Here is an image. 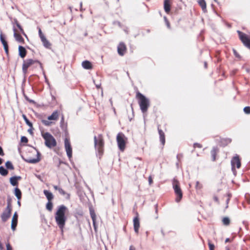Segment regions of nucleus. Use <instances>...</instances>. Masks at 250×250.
Masks as SVG:
<instances>
[{"mask_svg": "<svg viewBox=\"0 0 250 250\" xmlns=\"http://www.w3.org/2000/svg\"><path fill=\"white\" fill-rule=\"evenodd\" d=\"M68 211L67 208L63 205L58 207L54 214L55 222L63 233L67 218L65 214Z\"/></svg>", "mask_w": 250, "mask_h": 250, "instance_id": "obj_1", "label": "nucleus"}, {"mask_svg": "<svg viewBox=\"0 0 250 250\" xmlns=\"http://www.w3.org/2000/svg\"><path fill=\"white\" fill-rule=\"evenodd\" d=\"M136 97L141 111L143 114H145L150 106L149 100L139 92L136 93Z\"/></svg>", "mask_w": 250, "mask_h": 250, "instance_id": "obj_2", "label": "nucleus"}, {"mask_svg": "<svg viewBox=\"0 0 250 250\" xmlns=\"http://www.w3.org/2000/svg\"><path fill=\"white\" fill-rule=\"evenodd\" d=\"M42 136L45 140V145L48 148H51L57 145L56 140L50 133L42 132Z\"/></svg>", "mask_w": 250, "mask_h": 250, "instance_id": "obj_3", "label": "nucleus"}, {"mask_svg": "<svg viewBox=\"0 0 250 250\" xmlns=\"http://www.w3.org/2000/svg\"><path fill=\"white\" fill-rule=\"evenodd\" d=\"M116 140L119 149L121 151H124L127 138L123 133L120 132L117 135Z\"/></svg>", "mask_w": 250, "mask_h": 250, "instance_id": "obj_4", "label": "nucleus"}, {"mask_svg": "<svg viewBox=\"0 0 250 250\" xmlns=\"http://www.w3.org/2000/svg\"><path fill=\"white\" fill-rule=\"evenodd\" d=\"M172 186L174 192L177 196L175 201L176 202H179L182 198L183 193L180 188L179 182L176 179L173 180Z\"/></svg>", "mask_w": 250, "mask_h": 250, "instance_id": "obj_5", "label": "nucleus"}, {"mask_svg": "<svg viewBox=\"0 0 250 250\" xmlns=\"http://www.w3.org/2000/svg\"><path fill=\"white\" fill-rule=\"evenodd\" d=\"M94 144L96 149L97 150L99 154H102L103 151L104 143L102 135L100 134L96 137L94 136Z\"/></svg>", "mask_w": 250, "mask_h": 250, "instance_id": "obj_6", "label": "nucleus"}, {"mask_svg": "<svg viewBox=\"0 0 250 250\" xmlns=\"http://www.w3.org/2000/svg\"><path fill=\"white\" fill-rule=\"evenodd\" d=\"M12 207L10 201H8L7 206L1 214V218L3 222H6L10 217L11 214Z\"/></svg>", "mask_w": 250, "mask_h": 250, "instance_id": "obj_7", "label": "nucleus"}, {"mask_svg": "<svg viewBox=\"0 0 250 250\" xmlns=\"http://www.w3.org/2000/svg\"><path fill=\"white\" fill-rule=\"evenodd\" d=\"M239 38L244 44L250 49V36L247 35L242 32L237 31Z\"/></svg>", "mask_w": 250, "mask_h": 250, "instance_id": "obj_8", "label": "nucleus"}, {"mask_svg": "<svg viewBox=\"0 0 250 250\" xmlns=\"http://www.w3.org/2000/svg\"><path fill=\"white\" fill-rule=\"evenodd\" d=\"M231 165L232 170L234 174L235 175L236 171L235 169V167H236L237 168H239L241 167V162L238 156L236 155L233 157L231 161Z\"/></svg>", "mask_w": 250, "mask_h": 250, "instance_id": "obj_9", "label": "nucleus"}, {"mask_svg": "<svg viewBox=\"0 0 250 250\" xmlns=\"http://www.w3.org/2000/svg\"><path fill=\"white\" fill-rule=\"evenodd\" d=\"M64 146L67 155L70 159L72 155V147L69 139L66 138L64 140Z\"/></svg>", "mask_w": 250, "mask_h": 250, "instance_id": "obj_10", "label": "nucleus"}, {"mask_svg": "<svg viewBox=\"0 0 250 250\" xmlns=\"http://www.w3.org/2000/svg\"><path fill=\"white\" fill-rule=\"evenodd\" d=\"M34 62V61L32 59H28L23 62L22 68L24 77H25L27 73L28 68L33 64Z\"/></svg>", "mask_w": 250, "mask_h": 250, "instance_id": "obj_11", "label": "nucleus"}, {"mask_svg": "<svg viewBox=\"0 0 250 250\" xmlns=\"http://www.w3.org/2000/svg\"><path fill=\"white\" fill-rule=\"evenodd\" d=\"M34 149L37 153L36 157L35 158H28L27 159H25V161L29 163L36 164L40 161V153L36 149L34 148Z\"/></svg>", "mask_w": 250, "mask_h": 250, "instance_id": "obj_12", "label": "nucleus"}, {"mask_svg": "<svg viewBox=\"0 0 250 250\" xmlns=\"http://www.w3.org/2000/svg\"><path fill=\"white\" fill-rule=\"evenodd\" d=\"M18 215L17 212H15L13 215L11 222V229L13 230H15L18 223Z\"/></svg>", "mask_w": 250, "mask_h": 250, "instance_id": "obj_13", "label": "nucleus"}, {"mask_svg": "<svg viewBox=\"0 0 250 250\" xmlns=\"http://www.w3.org/2000/svg\"><path fill=\"white\" fill-rule=\"evenodd\" d=\"M126 49L125 45L124 43L121 42L118 46V53L120 55L123 56L126 51Z\"/></svg>", "mask_w": 250, "mask_h": 250, "instance_id": "obj_14", "label": "nucleus"}, {"mask_svg": "<svg viewBox=\"0 0 250 250\" xmlns=\"http://www.w3.org/2000/svg\"><path fill=\"white\" fill-rule=\"evenodd\" d=\"M0 40L3 46L5 52L7 54L8 52V45L2 32H1L0 35Z\"/></svg>", "mask_w": 250, "mask_h": 250, "instance_id": "obj_15", "label": "nucleus"}, {"mask_svg": "<svg viewBox=\"0 0 250 250\" xmlns=\"http://www.w3.org/2000/svg\"><path fill=\"white\" fill-rule=\"evenodd\" d=\"M133 226L135 232L138 234L140 228V222L138 217H135L133 219Z\"/></svg>", "mask_w": 250, "mask_h": 250, "instance_id": "obj_16", "label": "nucleus"}, {"mask_svg": "<svg viewBox=\"0 0 250 250\" xmlns=\"http://www.w3.org/2000/svg\"><path fill=\"white\" fill-rule=\"evenodd\" d=\"M13 30L14 32V36L16 40L19 42H23L24 41L23 38L21 37V35L17 33V31L14 26L13 27Z\"/></svg>", "mask_w": 250, "mask_h": 250, "instance_id": "obj_17", "label": "nucleus"}, {"mask_svg": "<svg viewBox=\"0 0 250 250\" xmlns=\"http://www.w3.org/2000/svg\"><path fill=\"white\" fill-rule=\"evenodd\" d=\"M164 9L167 13H168L170 10V0H165L164 4Z\"/></svg>", "mask_w": 250, "mask_h": 250, "instance_id": "obj_18", "label": "nucleus"}, {"mask_svg": "<svg viewBox=\"0 0 250 250\" xmlns=\"http://www.w3.org/2000/svg\"><path fill=\"white\" fill-rule=\"evenodd\" d=\"M21 177L20 176H13L10 178V182L11 184L13 186H17L18 185V180H21Z\"/></svg>", "mask_w": 250, "mask_h": 250, "instance_id": "obj_19", "label": "nucleus"}, {"mask_svg": "<svg viewBox=\"0 0 250 250\" xmlns=\"http://www.w3.org/2000/svg\"><path fill=\"white\" fill-rule=\"evenodd\" d=\"M59 118V113L57 111H54L52 114L47 118L48 120L57 121Z\"/></svg>", "mask_w": 250, "mask_h": 250, "instance_id": "obj_20", "label": "nucleus"}, {"mask_svg": "<svg viewBox=\"0 0 250 250\" xmlns=\"http://www.w3.org/2000/svg\"><path fill=\"white\" fill-rule=\"evenodd\" d=\"M19 55L20 56V57L21 58H23L25 57L26 54V51L23 47H22L21 46H19Z\"/></svg>", "mask_w": 250, "mask_h": 250, "instance_id": "obj_21", "label": "nucleus"}, {"mask_svg": "<svg viewBox=\"0 0 250 250\" xmlns=\"http://www.w3.org/2000/svg\"><path fill=\"white\" fill-rule=\"evenodd\" d=\"M82 65L85 69H90L92 68L91 63L88 61H84L83 62Z\"/></svg>", "mask_w": 250, "mask_h": 250, "instance_id": "obj_22", "label": "nucleus"}, {"mask_svg": "<svg viewBox=\"0 0 250 250\" xmlns=\"http://www.w3.org/2000/svg\"><path fill=\"white\" fill-rule=\"evenodd\" d=\"M159 134L160 136V140L163 145H164L165 143V136L164 132L158 128Z\"/></svg>", "mask_w": 250, "mask_h": 250, "instance_id": "obj_23", "label": "nucleus"}, {"mask_svg": "<svg viewBox=\"0 0 250 250\" xmlns=\"http://www.w3.org/2000/svg\"><path fill=\"white\" fill-rule=\"evenodd\" d=\"M43 193L47 199L48 201H51L53 199V194L47 190H44Z\"/></svg>", "mask_w": 250, "mask_h": 250, "instance_id": "obj_24", "label": "nucleus"}, {"mask_svg": "<svg viewBox=\"0 0 250 250\" xmlns=\"http://www.w3.org/2000/svg\"><path fill=\"white\" fill-rule=\"evenodd\" d=\"M41 40L44 45L46 48H49L50 46V43L46 39L45 37H42Z\"/></svg>", "mask_w": 250, "mask_h": 250, "instance_id": "obj_25", "label": "nucleus"}, {"mask_svg": "<svg viewBox=\"0 0 250 250\" xmlns=\"http://www.w3.org/2000/svg\"><path fill=\"white\" fill-rule=\"evenodd\" d=\"M198 2L201 7L202 10L205 12L206 11V2L205 0H198Z\"/></svg>", "mask_w": 250, "mask_h": 250, "instance_id": "obj_26", "label": "nucleus"}, {"mask_svg": "<svg viewBox=\"0 0 250 250\" xmlns=\"http://www.w3.org/2000/svg\"><path fill=\"white\" fill-rule=\"evenodd\" d=\"M14 194L19 200H21V192L19 188H15Z\"/></svg>", "mask_w": 250, "mask_h": 250, "instance_id": "obj_27", "label": "nucleus"}, {"mask_svg": "<svg viewBox=\"0 0 250 250\" xmlns=\"http://www.w3.org/2000/svg\"><path fill=\"white\" fill-rule=\"evenodd\" d=\"M59 192L64 196L65 197V198L66 199H69L70 198V195L68 194V193H67L65 191H64L62 188H60V189H59V190L58 191Z\"/></svg>", "mask_w": 250, "mask_h": 250, "instance_id": "obj_28", "label": "nucleus"}, {"mask_svg": "<svg viewBox=\"0 0 250 250\" xmlns=\"http://www.w3.org/2000/svg\"><path fill=\"white\" fill-rule=\"evenodd\" d=\"M46 208L49 211H52L53 208V203L51 201H48V202L46 205Z\"/></svg>", "mask_w": 250, "mask_h": 250, "instance_id": "obj_29", "label": "nucleus"}, {"mask_svg": "<svg viewBox=\"0 0 250 250\" xmlns=\"http://www.w3.org/2000/svg\"><path fill=\"white\" fill-rule=\"evenodd\" d=\"M0 174L2 176H6L8 174V171L3 167H0Z\"/></svg>", "mask_w": 250, "mask_h": 250, "instance_id": "obj_30", "label": "nucleus"}, {"mask_svg": "<svg viewBox=\"0 0 250 250\" xmlns=\"http://www.w3.org/2000/svg\"><path fill=\"white\" fill-rule=\"evenodd\" d=\"M223 223L224 225L228 226L230 223V220L229 217H224L222 220Z\"/></svg>", "mask_w": 250, "mask_h": 250, "instance_id": "obj_31", "label": "nucleus"}, {"mask_svg": "<svg viewBox=\"0 0 250 250\" xmlns=\"http://www.w3.org/2000/svg\"><path fill=\"white\" fill-rule=\"evenodd\" d=\"M22 117L25 121L26 124L31 127H32V124L28 120L25 115H22Z\"/></svg>", "mask_w": 250, "mask_h": 250, "instance_id": "obj_32", "label": "nucleus"}, {"mask_svg": "<svg viewBox=\"0 0 250 250\" xmlns=\"http://www.w3.org/2000/svg\"><path fill=\"white\" fill-rule=\"evenodd\" d=\"M5 166L8 169H14V168L12 163L10 161L6 162L5 163Z\"/></svg>", "mask_w": 250, "mask_h": 250, "instance_id": "obj_33", "label": "nucleus"}, {"mask_svg": "<svg viewBox=\"0 0 250 250\" xmlns=\"http://www.w3.org/2000/svg\"><path fill=\"white\" fill-rule=\"evenodd\" d=\"M216 151H217V149L215 147H214L213 148V149L211 151V154L213 161L215 160V156L216 154Z\"/></svg>", "mask_w": 250, "mask_h": 250, "instance_id": "obj_34", "label": "nucleus"}, {"mask_svg": "<svg viewBox=\"0 0 250 250\" xmlns=\"http://www.w3.org/2000/svg\"><path fill=\"white\" fill-rule=\"evenodd\" d=\"M42 122L46 126H49L52 123V122H49L45 120H42Z\"/></svg>", "mask_w": 250, "mask_h": 250, "instance_id": "obj_35", "label": "nucleus"}, {"mask_svg": "<svg viewBox=\"0 0 250 250\" xmlns=\"http://www.w3.org/2000/svg\"><path fill=\"white\" fill-rule=\"evenodd\" d=\"M90 215L92 220H96V216L93 210H90Z\"/></svg>", "mask_w": 250, "mask_h": 250, "instance_id": "obj_36", "label": "nucleus"}, {"mask_svg": "<svg viewBox=\"0 0 250 250\" xmlns=\"http://www.w3.org/2000/svg\"><path fill=\"white\" fill-rule=\"evenodd\" d=\"M244 111L246 114H250V106H246L244 108Z\"/></svg>", "mask_w": 250, "mask_h": 250, "instance_id": "obj_37", "label": "nucleus"}, {"mask_svg": "<svg viewBox=\"0 0 250 250\" xmlns=\"http://www.w3.org/2000/svg\"><path fill=\"white\" fill-rule=\"evenodd\" d=\"M21 142L25 143H27L28 139L26 137L22 136L21 138Z\"/></svg>", "mask_w": 250, "mask_h": 250, "instance_id": "obj_38", "label": "nucleus"}, {"mask_svg": "<svg viewBox=\"0 0 250 250\" xmlns=\"http://www.w3.org/2000/svg\"><path fill=\"white\" fill-rule=\"evenodd\" d=\"M208 246L209 250H214V245L213 244L210 243V242H208Z\"/></svg>", "mask_w": 250, "mask_h": 250, "instance_id": "obj_39", "label": "nucleus"}, {"mask_svg": "<svg viewBox=\"0 0 250 250\" xmlns=\"http://www.w3.org/2000/svg\"><path fill=\"white\" fill-rule=\"evenodd\" d=\"M16 26L19 29V30L21 31V33H23V30L22 28V27L21 26V25L20 24V23H17V25Z\"/></svg>", "mask_w": 250, "mask_h": 250, "instance_id": "obj_40", "label": "nucleus"}, {"mask_svg": "<svg viewBox=\"0 0 250 250\" xmlns=\"http://www.w3.org/2000/svg\"><path fill=\"white\" fill-rule=\"evenodd\" d=\"M92 221H93V225L94 229L95 231H97V226L96 224V220H92Z\"/></svg>", "mask_w": 250, "mask_h": 250, "instance_id": "obj_41", "label": "nucleus"}, {"mask_svg": "<svg viewBox=\"0 0 250 250\" xmlns=\"http://www.w3.org/2000/svg\"><path fill=\"white\" fill-rule=\"evenodd\" d=\"M39 36H40V38H42V37H45L44 36V35L42 34V31H41L40 28H39Z\"/></svg>", "mask_w": 250, "mask_h": 250, "instance_id": "obj_42", "label": "nucleus"}, {"mask_svg": "<svg viewBox=\"0 0 250 250\" xmlns=\"http://www.w3.org/2000/svg\"><path fill=\"white\" fill-rule=\"evenodd\" d=\"M6 250H12V248L9 243L6 244Z\"/></svg>", "mask_w": 250, "mask_h": 250, "instance_id": "obj_43", "label": "nucleus"}, {"mask_svg": "<svg viewBox=\"0 0 250 250\" xmlns=\"http://www.w3.org/2000/svg\"><path fill=\"white\" fill-rule=\"evenodd\" d=\"M193 146H194V148H195L196 147H199V148H201L202 147L201 145H200V144H198V143L194 144Z\"/></svg>", "mask_w": 250, "mask_h": 250, "instance_id": "obj_44", "label": "nucleus"}, {"mask_svg": "<svg viewBox=\"0 0 250 250\" xmlns=\"http://www.w3.org/2000/svg\"><path fill=\"white\" fill-rule=\"evenodd\" d=\"M164 19H165V21H166V23L167 24V27L169 28V27H170L169 23L168 21H167V18L166 17H164Z\"/></svg>", "mask_w": 250, "mask_h": 250, "instance_id": "obj_45", "label": "nucleus"}, {"mask_svg": "<svg viewBox=\"0 0 250 250\" xmlns=\"http://www.w3.org/2000/svg\"><path fill=\"white\" fill-rule=\"evenodd\" d=\"M148 182H149V184L150 185L152 184V182H153V181H152V178L151 177V176H150L149 177H148Z\"/></svg>", "mask_w": 250, "mask_h": 250, "instance_id": "obj_46", "label": "nucleus"}, {"mask_svg": "<svg viewBox=\"0 0 250 250\" xmlns=\"http://www.w3.org/2000/svg\"><path fill=\"white\" fill-rule=\"evenodd\" d=\"M53 188L55 190H57L58 191L59 190V189H60V188H59V187H58L57 186H54Z\"/></svg>", "mask_w": 250, "mask_h": 250, "instance_id": "obj_47", "label": "nucleus"}, {"mask_svg": "<svg viewBox=\"0 0 250 250\" xmlns=\"http://www.w3.org/2000/svg\"><path fill=\"white\" fill-rule=\"evenodd\" d=\"M4 153L2 150V148L0 146V155H3Z\"/></svg>", "mask_w": 250, "mask_h": 250, "instance_id": "obj_48", "label": "nucleus"}, {"mask_svg": "<svg viewBox=\"0 0 250 250\" xmlns=\"http://www.w3.org/2000/svg\"><path fill=\"white\" fill-rule=\"evenodd\" d=\"M233 52H234V54L235 55V56L236 57H239V55L238 54V53L236 52V51L235 50H233Z\"/></svg>", "mask_w": 250, "mask_h": 250, "instance_id": "obj_49", "label": "nucleus"}, {"mask_svg": "<svg viewBox=\"0 0 250 250\" xmlns=\"http://www.w3.org/2000/svg\"><path fill=\"white\" fill-rule=\"evenodd\" d=\"M13 23L15 24L16 25H17V23H19L17 21V19H14V21H13Z\"/></svg>", "mask_w": 250, "mask_h": 250, "instance_id": "obj_50", "label": "nucleus"}, {"mask_svg": "<svg viewBox=\"0 0 250 250\" xmlns=\"http://www.w3.org/2000/svg\"><path fill=\"white\" fill-rule=\"evenodd\" d=\"M129 250H135V249L132 246H131L129 248Z\"/></svg>", "mask_w": 250, "mask_h": 250, "instance_id": "obj_51", "label": "nucleus"}, {"mask_svg": "<svg viewBox=\"0 0 250 250\" xmlns=\"http://www.w3.org/2000/svg\"><path fill=\"white\" fill-rule=\"evenodd\" d=\"M97 88H99L101 86V84H95Z\"/></svg>", "mask_w": 250, "mask_h": 250, "instance_id": "obj_52", "label": "nucleus"}, {"mask_svg": "<svg viewBox=\"0 0 250 250\" xmlns=\"http://www.w3.org/2000/svg\"><path fill=\"white\" fill-rule=\"evenodd\" d=\"M214 200L216 202H218V198L217 197H214Z\"/></svg>", "mask_w": 250, "mask_h": 250, "instance_id": "obj_53", "label": "nucleus"}, {"mask_svg": "<svg viewBox=\"0 0 250 250\" xmlns=\"http://www.w3.org/2000/svg\"><path fill=\"white\" fill-rule=\"evenodd\" d=\"M229 242V238H227L226 240H225V242L226 243H227V242Z\"/></svg>", "mask_w": 250, "mask_h": 250, "instance_id": "obj_54", "label": "nucleus"}, {"mask_svg": "<svg viewBox=\"0 0 250 250\" xmlns=\"http://www.w3.org/2000/svg\"><path fill=\"white\" fill-rule=\"evenodd\" d=\"M18 205H19V207L21 206V202H20V200H19L18 201Z\"/></svg>", "mask_w": 250, "mask_h": 250, "instance_id": "obj_55", "label": "nucleus"}, {"mask_svg": "<svg viewBox=\"0 0 250 250\" xmlns=\"http://www.w3.org/2000/svg\"><path fill=\"white\" fill-rule=\"evenodd\" d=\"M63 121H64V118H63V116H62V117L61 122H63Z\"/></svg>", "mask_w": 250, "mask_h": 250, "instance_id": "obj_56", "label": "nucleus"}, {"mask_svg": "<svg viewBox=\"0 0 250 250\" xmlns=\"http://www.w3.org/2000/svg\"><path fill=\"white\" fill-rule=\"evenodd\" d=\"M228 143H230L231 142V140L229 139H228L227 140Z\"/></svg>", "mask_w": 250, "mask_h": 250, "instance_id": "obj_57", "label": "nucleus"}, {"mask_svg": "<svg viewBox=\"0 0 250 250\" xmlns=\"http://www.w3.org/2000/svg\"><path fill=\"white\" fill-rule=\"evenodd\" d=\"M109 101H110V104H111V105H112V99H110L109 100Z\"/></svg>", "mask_w": 250, "mask_h": 250, "instance_id": "obj_58", "label": "nucleus"}, {"mask_svg": "<svg viewBox=\"0 0 250 250\" xmlns=\"http://www.w3.org/2000/svg\"><path fill=\"white\" fill-rule=\"evenodd\" d=\"M2 163V159L0 158V165H1Z\"/></svg>", "mask_w": 250, "mask_h": 250, "instance_id": "obj_59", "label": "nucleus"}, {"mask_svg": "<svg viewBox=\"0 0 250 250\" xmlns=\"http://www.w3.org/2000/svg\"><path fill=\"white\" fill-rule=\"evenodd\" d=\"M28 131L29 132H30V133H32V130H31V129H28Z\"/></svg>", "mask_w": 250, "mask_h": 250, "instance_id": "obj_60", "label": "nucleus"}, {"mask_svg": "<svg viewBox=\"0 0 250 250\" xmlns=\"http://www.w3.org/2000/svg\"><path fill=\"white\" fill-rule=\"evenodd\" d=\"M199 182H196V186H197V187L198 186H199Z\"/></svg>", "mask_w": 250, "mask_h": 250, "instance_id": "obj_61", "label": "nucleus"}, {"mask_svg": "<svg viewBox=\"0 0 250 250\" xmlns=\"http://www.w3.org/2000/svg\"><path fill=\"white\" fill-rule=\"evenodd\" d=\"M117 23L119 26H121V23L119 22H117Z\"/></svg>", "mask_w": 250, "mask_h": 250, "instance_id": "obj_62", "label": "nucleus"}, {"mask_svg": "<svg viewBox=\"0 0 250 250\" xmlns=\"http://www.w3.org/2000/svg\"><path fill=\"white\" fill-rule=\"evenodd\" d=\"M229 198H228V199H227V204L228 203V202H229Z\"/></svg>", "mask_w": 250, "mask_h": 250, "instance_id": "obj_63", "label": "nucleus"}, {"mask_svg": "<svg viewBox=\"0 0 250 250\" xmlns=\"http://www.w3.org/2000/svg\"><path fill=\"white\" fill-rule=\"evenodd\" d=\"M205 67H207V62H205Z\"/></svg>", "mask_w": 250, "mask_h": 250, "instance_id": "obj_64", "label": "nucleus"}]
</instances>
